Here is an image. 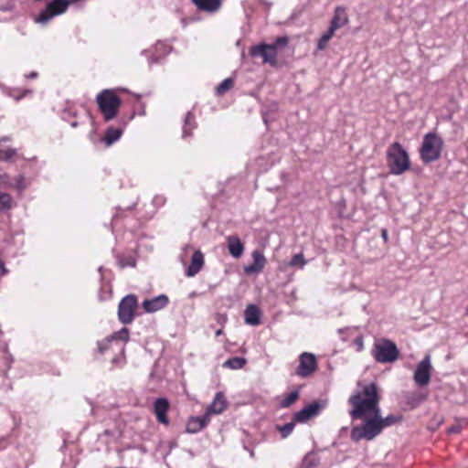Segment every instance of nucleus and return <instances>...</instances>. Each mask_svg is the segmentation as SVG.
<instances>
[{
    "label": "nucleus",
    "instance_id": "36",
    "mask_svg": "<svg viewBox=\"0 0 468 468\" xmlns=\"http://www.w3.org/2000/svg\"><path fill=\"white\" fill-rule=\"evenodd\" d=\"M288 44V38L286 37H278L275 42L272 44L276 47V50L280 48L286 47Z\"/></svg>",
    "mask_w": 468,
    "mask_h": 468
},
{
    "label": "nucleus",
    "instance_id": "33",
    "mask_svg": "<svg viewBox=\"0 0 468 468\" xmlns=\"http://www.w3.org/2000/svg\"><path fill=\"white\" fill-rule=\"evenodd\" d=\"M306 264V261L302 253L295 254L291 261L289 262V266L296 267L299 269H303Z\"/></svg>",
    "mask_w": 468,
    "mask_h": 468
},
{
    "label": "nucleus",
    "instance_id": "18",
    "mask_svg": "<svg viewBox=\"0 0 468 468\" xmlns=\"http://www.w3.org/2000/svg\"><path fill=\"white\" fill-rule=\"evenodd\" d=\"M226 240L229 254L233 258H239L244 252V245L240 239L237 235H230L227 237Z\"/></svg>",
    "mask_w": 468,
    "mask_h": 468
},
{
    "label": "nucleus",
    "instance_id": "42",
    "mask_svg": "<svg viewBox=\"0 0 468 468\" xmlns=\"http://www.w3.org/2000/svg\"><path fill=\"white\" fill-rule=\"evenodd\" d=\"M381 235H382V238L384 239V240L387 241V239H388V231H387V229H382Z\"/></svg>",
    "mask_w": 468,
    "mask_h": 468
},
{
    "label": "nucleus",
    "instance_id": "11",
    "mask_svg": "<svg viewBox=\"0 0 468 468\" xmlns=\"http://www.w3.org/2000/svg\"><path fill=\"white\" fill-rule=\"evenodd\" d=\"M250 55L252 57H261L263 63H269L271 65H275L277 61L276 47L271 44H261L251 48Z\"/></svg>",
    "mask_w": 468,
    "mask_h": 468
},
{
    "label": "nucleus",
    "instance_id": "9",
    "mask_svg": "<svg viewBox=\"0 0 468 468\" xmlns=\"http://www.w3.org/2000/svg\"><path fill=\"white\" fill-rule=\"evenodd\" d=\"M431 356H426L418 365L414 372L413 379L419 387L427 386L431 375Z\"/></svg>",
    "mask_w": 468,
    "mask_h": 468
},
{
    "label": "nucleus",
    "instance_id": "24",
    "mask_svg": "<svg viewBox=\"0 0 468 468\" xmlns=\"http://www.w3.org/2000/svg\"><path fill=\"white\" fill-rule=\"evenodd\" d=\"M246 363L247 361L245 358L235 356L225 361L223 367L237 370L242 368L246 365Z\"/></svg>",
    "mask_w": 468,
    "mask_h": 468
},
{
    "label": "nucleus",
    "instance_id": "48",
    "mask_svg": "<svg viewBox=\"0 0 468 468\" xmlns=\"http://www.w3.org/2000/svg\"><path fill=\"white\" fill-rule=\"evenodd\" d=\"M95 132H96V128H94L93 133L90 134V139H92V134L95 133Z\"/></svg>",
    "mask_w": 468,
    "mask_h": 468
},
{
    "label": "nucleus",
    "instance_id": "49",
    "mask_svg": "<svg viewBox=\"0 0 468 468\" xmlns=\"http://www.w3.org/2000/svg\"><path fill=\"white\" fill-rule=\"evenodd\" d=\"M466 314L468 315V305H467V308H466Z\"/></svg>",
    "mask_w": 468,
    "mask_h": 468
},
{
    "label": "nucleus",
    "instance_id": "4",
    "mask_svg": "<svg viewBox=\"0 0 468 468\" xmlns=\"http://www.w3.org/2000/svg\"><path fill=\"white\" fill-rule=\"evenodd\" d=\"M443 146V140L434 133L424 135L420 147V157L423 162L431 163L440 158Z\"/></svg>",
    "mask_w": 468,
    "mask_h": 468
},
{
    "label": "nucleus",
    "instance_id": "35",
    "mask_svg": "<svg viewBox=\"0 0 468 468\" xmlns=\"http://www.w3.org/2000/svg\"><path fill=\"white\" fill-rule=\"evenodd\" d=\"M15 187L19 190V191H23L27 188V183H26V179L23 176H19L17 178H16V184H15Z\"/></svg>",
    "mask_w": 468,
    "mask_h": 468
},
{
    "label": "nucleus",
    "instance_id": "16",
    "mask_svg": "<svg viewBox=\"0 0 468 468\" xmlns=\"http://www.w3.org/2000/svg\"><path fill=\"white\" fill-rule=\"evenodd\" d=\"M168 409H169V402L166 399L160 398L154 401V410L156 419L160 423H163L165 425L168 424L169 421H168V419L166 416Z\"/></svg>",
    "mask_w": 468,
    "mask_h": 468
},
{
    "label": "nucleus",
    "instance_id": "5",
    "mask_svg": "<svg viewBox=\"0 0 468 468\" xmlns=\"http://www.w3.org/2000/svg\"><path fill=\"white\" fill-rule=\"evenodd\" d=\"M76 0H53L48 4L47 7L42 10L38 16L34 17V21L41 26H46L56 16L65 13L69 5L75 3Z\"/></svg>",
    "mask_w": 468,
    "mask_h": 468
},
{
    "label": "nucleus",
    "instance_id": "45",
    "mask_svg": "<svg viewBox=\"0 0 468 468\" xmlns=\"http://www.w3.org/2000/svg\"><path fill=\"white\" fill-rule=\"evenodd\" d=\"M163 197H155L154 202L163 203Z\"/></svg>",
    "mask_w": 468,
    "mask_h": 468
},
{
    "label": "nucleus",
    "instance_id": "3",
    "mask_svg": "<svg viewBox=\"0 0 468 468\" xmlns=\"http://www.w3.org/2000/svg\"><path fill=\"white\" fill-rule=\"evenodd\" d=\"M96 102L106 122L113 120L121 106V100L113 90H103L96 96Z\"/></svg>",
    "mask_w": 468,
    "mask_h": 468
},
{
    "label": "nucleus",
    "instance_id": "44",
    "mask_svg": "<svg viewBox=\"0 0 468 468\" xmlns=\"http://www.w3.org/2000/svg\"><path fill=\"white\" fill-rule=\"evenodd\" d=\"M222 333H223L222 329H218V330L216 331V335L219 336V335H222Z\"/></svg>",
    "mask_w": 468,
    "mask_h": 468
},
{
    "label": "nucleus",
    "instance_id": "37",
    "mask_svg": "<svg viewBox=\"0 0 468 468\" xmlns=\"http://www.w3.org/2000/svg\"><path fill=\"white\" fill-rule=\"evenodd\" d=\"M119 264L121 267L131 266L133 267L135 265V261L133 258H130L127 261H123L122 260H119Z\"/></svg>",
    "mask_w": 468,
    "mask_h": 468
},
{
    "label": "nucleus",
    "instance_id": "32",
    "mask_svg": "<svg viewBox=\"0 0 468 468\" xmlns=\"http://www.w3.org/2000/svg\"><path fill=\"white\" fill-rule=\"evenodd\" d=\"M299 398L298 391H292L289 393L284 399H282L280 405L282 408H288L293 404Z\"/></svg>",
    "mask_w": 468,
    "mask_h": 468
},
{
    "label": "nucleus",
    "instance_id": "8",
    "mask_svg": "<svg viewBox=\"0 0 468 468\" xmlns=\"http://www.w3.org/2000/svg\"><path fill=\"white\" fill-rule=\"evenodd\" d=\"M129 339V331L127 328H122L115 332L111 336L98 342V350L101 354L112 349L117 350L116 343L126 342Z\"/></svg>",
    "mask_w": 468,
    "mask_h": 468
},
{
    "label": "nucleus",
    "instance_id": "13",
    "mask_svg": "<svg viewBox=\"0 0 468 468\" xmlns=\"http://www.w3.org/2000/svg\"><path fill=\"white\" fill-rule=\"evenodd\" d=\"M228 407V401L222 392H218L212 402L207 407L205 414L210 419L212 415L221 414Z\"/></svg>",
    "mask_w": 468,
    "mask_h": 468
},
{
    "label": "nucleus",
    "instance_id": "34",
    "mask_svg": "<svg viewBox=\"0 0 468 468\" xmlns=\"http://www.w3.org/2000/svg\"><path fill=\"white\" fill-rule=\"evenodd\" d=\"M294 426H295L294 422L292 421V422L286 423L285 425H283L282 427H279V431L282 433V438L288 437L292 433V431H293Z\"/></svg>",
    "mask_w": 468,
    "mask_h": 468
},
{
    "label": "nucleus",
    "instance_id": "1",
    "mask_svg": "<svg viewBox=\"0 0 468 468\" xmlns=\"http://www.w3.org/2000/svg\"><path fill=\"white\" fill-rule=\"evenodd\" d=\"M350 398L349 403L353 409L350 415L353 419H363L364 423L353 427L351 439L355 441L361 440L372 441L381 433L382 428L378 420L379 398L375 383L361 386Z\"/></svg>",
    "mask_w": 468,
    "mask_h": 468
},
{
    "label": "nucleus",
    "instance_id": "6",
    "mask_svg": "<svg viewBox=\"0 0 468 468\" xmlns=\"http://www.w3.org/2000/svg\"><path fill=\"white\" fill-rule=\"evenodd\" d=\"M372 355L378 362L389 363L398 358L399 350L393 342L384 339L375 344Z\"/></svg>",
    "mask_w": 468,
    "mask_h": 468
},
{
    "label": "nucleus",
    "instance_id": "10",
    "mask_svg": "<svg viewBox=\"0 0 468 468\" xmlns=\"http://www.w3.org/2000/svg\"><path fill=\"white\" fill-rule=\"evenodd\" d=\"M327 405L326 400L314 401L305 406L294 414L293 420L298 422H306L310 419L317 416L320 411Z\"/></svg>",
    "mask_w": 468,
    "mask_h": 468
},
{
    "label": "nucleus",
    "instance_id": "12",
    "mask_svg": "<svg viewBox=\"0 0 468 468\" xmlns=\"http://www.w3.org/2000/svg\"><path fill=\"white\" fill-rule=\"evenodd\" d=\"M299 367L296 373L301 377H307L314 373L317 367L316 357L311 353H303L299 358Z\"/></svg>",
    "mask_w": 468,
    "mask_h": 468
},
{
    "label": "nucleus",
    "instance_id": "26",
    "mask_svg": "<svg viewBox=\"0 0 468 468\" xmlns=\"http://www.w3.org/2000/svg\"><path fill=\"white\" fill-rule=\"evenodd\" d=\"M335 30L329 27L326 32H324L322 37L319 38L317 42V48L319 50H323L327 46L330 39L333 37Z\"/></svg>",
    "mask_w": 468,
    "mask_h": 468
},
{
    "label": "nucleus",
    "instance_id": "31",
    "mask_svg": "<svg viewBox=\"0 0 468 468\" xmlns=\"http://www.w3.org/2000/svg\"><path fill=\"white\" fill-rule=\"evenodd\" d=\"M12 207V197L9 194L0 191V210H8Z\"/></svg>",
    "mask_w": 468,
    "mask_h": 468
},
{
    "label": "nucleus",
    "instance_id": "28",
    "mask_svg": "<svg viewBox=\"0 0 468 468\" xmlns=\"http://www.w3.org/2000/svg\"><path fill=\"white\" fill-rule=\"evenodd\" d=\"M193 129H194V116L192 115V113L187 112L186 119H185L184 127H183V136L184 137L189 136L191 134V132Z\"/></svg>",
    "mask_w": 468,
    "mask_h": 468
},
{
    "label": "nucleus",
    "instance_id": "38",
    "mask_svg": "<svg viewBox=\"0 0 468 468\" xmlns=\"http://www.w3.org/2000/svg\"><path fill=\"white\" fill-rule=\"evenodd\" d=\"M355 345L356 346L357 351H362L364 348V342L363 338L361 336H358L354 341Z\"/></svg>",
    "mask_w": 468,
    "mask_h": 468
},
{
    "label": "nucleus",
    "instance_id": "7",
    "mask_svg": "<svg viewBox=\"0 0 468 468\" xmlns=\"http://www.w3.org/2000/svg\"><path fill=\"white\" fill-rule=\"evenodd\" d=\"M137 305V298L134 295L129 294L123 297L118 307L119 320L124 324H131L134 318Z\"/></svg>",
    "mask_w": 468,
    "mask_h": 468
},
{
    "label": "nucleus",
    "instance_id": "47",
    "mask_svg": "<svg viewBox=\"0 0 468 468\" xmlns=\"http://www.w3.org/2000/svg\"><path fill=\"white\" fill-rule=\"evenodd\" d=\"M71 126H72V127H77V122H73L71 123Z\"/></svg>",
    "mask_w": 468,
    "mask_h": 468
},
{
    "label": "nucleus",
    "instance_id": "19",
    "mask_svg": "<svg viewBox=\"0 0 468 468\" xmlns=\"http://www.w3.org/2000/svg\"><path fill=\"white\" fill-rule=\"evenodd\" d=\"M210 421L207 415L191 417L186 424V431L189 433H197L205 428Z\"/></svg>",
    "mask_w": 468,
    "mask_h": 468
},
{
    "label": "nucleus",
    "instance_id": "27",
    "mask_svg": "<svg viewBox=\"0 0 468 468\" xmlns=\"http://www.w3.org/2000/svg\"><path fill=\"white\" fill-rule=\"evenodd\" d=\"M117 346V351L119 352V355L114 356L112 359V364L113 366L122 367L125 363V357H124V347L122 343H116Z\"/></svg>",
    "mask_w": 468,
    "mask_h": 468
},
{
    "label": "nucleus",
    "instance_id": "21",
    "mask_svg": "<svg viewBox=\"0 0 468 468\" xmlns=\"http://www.w3.org/2000/svg\"><path fill=\"white\" fill-rule=\"evenodd\" d=\"M348 22V17L346 13L345 8L338 6L335 8V16L331 21L330 27L334 30H337L338 28L344 27Z\"/></svg>",
    "mask_w": 468,
    "mask_h": 468
},
{
    "label": "nucleus",
    "instance_id": "22",
    "mask_svg": "<svg viewBox=\"0 0 468 468\" xmlns=\"http://www.w3.org/2000/svg\"><path fill=\"white\" fill-rule=\"evenodd\" d=\"M201 11L213 13L221 6V0H191Z\"/></svg>",
    "mask_w": 468,
    "mask_h": 468
},
{
    "label": "nucleus",
    "instance_id": "17",
    "mask_svg": "<svg viewBox=\"0 0 468 468\" xmlns=\"http://www.w3.org/2000/svg\"><path fill=\"white\" fill-rule=\"evenodd\" d=\"M204 265V255L200 250H195L192 257L191 262L186 269V276L194 277L197 274Z\"/></svg>",
    "mask_w": 468,
    "mask_h": 468
},
{
    "label": "nucleus",
    "instance_id": "46",
    "mask_svg": "<svg viewBox=\"0 0 468 468\" xmlns=\"http://www.w3.org/2000/svg\"><path fill=\"white\" fill-rule=\"evenodd\" d=\"M90 122H91V125L94 126V121L91 117H90Z\"/></svg>",
    "mask_w": 468,
    "mask_h": 468
},
{
    "label": "nucleus",
    "instance_id": "20",
    "mask_svg": "<svg viewBox=\"0 0 468 468\" xmlns=\"http://www.w3.org/2000/svg\"><path fill=\"white\" fill-rule=\"evenodd\" d=\"M261 312L255 304H249L244 312L245 323L250 325H258L261 323Z\"/></svg>",
    "mask_w": 468,
    "mask_h": 468
},
{
    "label": "nucleus",
    "instance_id": "41",
    "mask_svg": "<svg viewBox=\"0 0 468 468\" xmlns=\"http://www.w3.org/2000/svg\"><path fill=\"white\" fill-rule=\"evenodd\" d=\"M459 431V428L458 427H452L448 430V432L449 433H455V432H458Z\"/></svg>",
    "mask_w": 468,
    "mask_h": 468
},
{
    "label": "nucleus",
    "instance_id": "39",
    "mask_svg": "<svg viewBox=\"0 0 468 468\" xmlns=\"http://www.w3.org/2000/svg\"><path fill=\"white\" fill-rule=\"evenodd\" d=\"M30 92H31V90H24V92L21 95L15 97V100L19 101L20 99H22L26 95L29 94Z\"/></svg>",
    "mask_w": 468,
    "mask_h": 468
},
{
    "label": "nucleus",
    "instance_id": "29",
    "mask_svg": "<svg viewBox=\"0 0 468 468\" xmlns=\"http://www.w3.org/2000/svg\"><path fill=\"white\" fill-rule=\"evenodd\" d=\"M17 156V152L14 148L0 149V161L11 162Z\"/></svg>",
    "mask_w": 468,
    "mask_h": 468
},
{
    "label": "nucleus",
    "instance_id": "23",
    "mask_svg": "<svg viewBox=\"0 0 468 468\" xmlns=\"http://www.w3.org/2000/svg\"><path fill=\"white\" fill-rule=\"evenodd\" d=\"M122 135V130L121 128L109 127L106 132L102 141L105 143L107 146H111L118 140H120Z\"/></svg>",
    "mask_w": 468,
    "mask_h": 468
},
{
    "label": "nucleus",
    "instance_id": "25",
    "mask_svg": "<svg viewBox=\"0 0 468 468\" xmlns=\"http://www.w3.org/2000/svg\"><path fill=\"white\" fill-rule=\"evenodd\" d=\"M400 420H401V418L399 416H396V415H392V414L387 416L386 418H382L380 415V412L378 413V420H379L382 430L386 427H389V426H392V425L398 423L399 421H400Z\"/></svg>",
    "mask_w": 468,
    "mask_h": 468
},
{
    "label": "nucleus",
    "instance_id": "40",
    "mask_svg": "<svg viewBox=\"0 0 468 468\" xmlns=\"http://www.w3.org/2000/svg\"><path fill=\"white\" fill-rule=\"evenodd\" d=\"M27 79H36L37 77V73L36 71L30 72L28 75H25Z\"/></svg>",
    "mask_w": 468,
    "mask_h": 468
},
{
    "label": "nucleus",
    "instance_id": "15",
    "mask_svg": "<svg viewBox=\"0 0 468 468\" xmlns=\"http://www.w3.org/2000/svg\"><path fill=\"white\" fill-rule=\"evenodd\" d=\"M169 303V299L165 294H160L152 299H145L142 306L146 313H154L164 309Z\"/></svg>",
    "mask_w": 468,
    "mask_h": 468
},
{
    "label": "nucleus",
    "instance_id": "30",
    "mask_svg": "<svg viewBox=\"0 0 468 468\" xmlns=\"http://www.w3.org/2000/svg\"><path fill=\"white\" fill-rule=\"evenodd\" d=\"M233 80L231 78L225 79L216 89L218 95H223L229 90L233 86Z\"/></svg>",
    "mask_w": 468,
    "mask_h": 468
},
{
    "label": "nucleus",
    "instance_id": "43",
    "mask_svg": "<svg viewBox=\"0 0 468 468\" xmlns=\"http://www.w3.org/2000/svg\"><path fill=\"white\" fill-rule=\"evenodd\" d=\"M9 141H10V137L9 136L0 137V144L1 143H5V142H9Z\"/></svg>",
    "mask_w": 468,
    "mask_h": 468
},
{
    "label": "nucleus",
    "instance_id": "14",
    "mask_svg": "<svg viewBox=\"0 0 468 468\" xmlns=\"http://www.w3.org/2000/svg\"><path fill=\"white\" fill-rule=\"evenodd\" d=\"M251 257L253 259V264L245 266L244 272L246 274H258L263 271L267 260L263 253L259 250H253Z\"/></svg>",
    "mask_w": 468,
    "mask_h": 468
},
{
    "label": "nucleus",
    "instance_id": "2",
    "mask_svg": "<svg viewBox=\"0 0 468 468\" xmlns=\"http://www.w3.org/2000/svg\"><path fill=\"white\" fill-rule=\"evenodd\" d=\"M387 165L392 175L399 176L410 167L407 151L399 143H393L387 150Z\"/></svg>",
    "mask_w": 468,
    "mask_h": 468
}]
</instances>
